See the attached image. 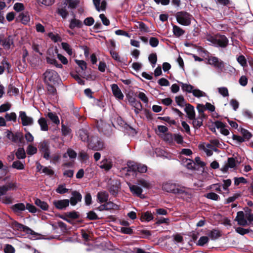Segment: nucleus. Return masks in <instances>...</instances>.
Segmentation results:
<instances>
[{
	"instance_id": "obj_1",
	"label": "nucleus",
	"mask_w": 253,
	"mask_h": 253,
	"mask_svg": "<svg viewBox=\"0 0 253 253\" xmlns=\"http://www.w3.org/2000/svg\"><path fill=\"white\" fill-rule=\"evenodd\" d=\"M44 80L47 84H58L60 82L59 75L55 71L47 69L43 74Z\"/></svg>"
},
{
	"instance_id": "obj_2",
	"label": "nucleus",
	"mask_w": 253,
	"mask_h": 253,
	"mask_svg": "<svg viewBox=\"0 0 253 253\" xmlns=\"http://www.w3.org/2000/svg\"><path fill=\"white\" fill-rule=\"evenodd\" d=\"M136 185H130V190H142L141 187L145 189H152L154 188L155 182L153 181H150L144 178H140L137 180Z\"/></svg>"
},
{
	"instance_id": "obj_3",
	"label": "nucleus",
	"mask_w": 253,
	"mask_h": 253,
	"mask_svg": "<svg viewBox=\"0 0 253 253\" xmlns=\"http://www.w3.org/2000/svg\"><path fill=\"white\" fill-rule=\"evenodd\" d=\"M175 16L177 22L183 26H189L191 24L192 19H193L192 15L184 11L177 12Z\"/></svg>"
},
{
	"instance_id": "obj_4",
	"label": "nucleus",
	"mask_w": 253,
	"mask_h": 253,
	"mask_svg": "<svg viewBox=\"0 0 253 253\" xmlns=\"http://www.w3.org/2000/svg\"><path fill=\"white\" fill-rule=\"evenodd\" d=\"M208 41L213 45L221 47H226L228 42L227 38L224 35H217L215 38L211 37L208 39Z\"/></svg>"
},
{
	"instance_id": "obj_5",
	"label": "nucleus",
	"mask_w": 253,
	"mask_h": 253,
	"mask_svg": "<svg viewBox=\"0 0 253 253\" xmlns=\"http://www.w3.org/2000/svg\"><path fill=\"white\" fill-rule=\"evenodd\" d=\"M88 147L94 151H100L103 148V144L97 136H92L89 141Z\"/></svg>"
},
{
	"instance_id": "obj_6",
	"label": "nucleus",
	"mask_w": 253,
	"mask_h": 253,
	"mask_svg": "<svg viewBox=\"0 0 253 253\" xmlns=\"http://www.w3.org/2000/svg\"><path fill=\"white\" fill-rule=\"evenodd\" d=\"M208 63L210 65L213 66L218 73H221L224 68V62L216 57H211L208 59Z\"/></svg>"
},
{
	"instance_id": "obj_7",
	"label": "nucleus",
	"mask_w": 253,
	"mask_h": 253,
	"mask_svg": "<svg viewBox=\"0 0 253 253\" xmlns=\"http://www.w3.org/2000/svg\"><path fill=\"white\" fill-rule=\"evenodd\" d=\"M11 227L14 229L20 231H23L27 234L31 235H36V233L28 227L18 223L16 221H13L11 224Z\"/></svg>"
},
{
	"instance_id": "obj_8",
	"label": "nucleus",
	"mask_w": 253,
	"mask_h": 253,
	"mask_svg": "<svg viewBox=\"0 0 253 253\" xmlns=\"http://www.w3.org/2000/svg\"><path fill=\"white\" fill-rule=\"evenodd\" d=\"M54 54V51L53 49H49L47 51V55L46 57V60L48 64L55 65L56 67L62 68L63 66L61 64H58L57 60L55 59Z\"/></svg>"
},
{
	"instance_id": "obj_9",
	"label": "nucleus",
	"mask_w": 253,
	"mask_h": 253,
	"mask_svg": "<svg viewBox=\"0 0 253 253\" xmlns=\"http://www.w3.org/2000/svg\"><path fill=\"white\" fill-rule=\"evenodd\" d=\"M237 166L236 161L233 157L228 158L227 162L221 168V170L224 173L227 172L229 169H235Z\"/></svg>"
},
{
	"instance_id": "obj_10",
	"label": "nucleus",
	"mask_w": 253,
	"mask_h": 253,
	"mask_svg": "<svg viewBox=\"0 0 253 253\" xmlns=\"http://www.w3.org/2000/svg\"><path fill=\"white\" fill-rule=\"evenodd\" d=\"M82 199V195L77 191H73L71 193L69 199V203L72 206H76L78 203L81 202Z\"/></svg>"
},
{
	"instance_id": "obj_11",
	"label": "nucleus",
	"mask_w": 253,
	"mask_h": 253,
	"mask_svg": "<svg viewBox=\"0 0 253 253\" xmlns=\"http://www.w3.org/2000/svg\"><path fill=\"white\" fill-rule=\"evenodd\" d=\"M19 118L21 119L22 124L24 126H32L34 123L33 119L27 116L25 112L20 111Z\"/></svg>"
},
{
	"instance_id": "obj_12",
	"label": "nucleus",
	"mask_w": 253,
	"mask_h": 253,
	"mask_svg": "<svg viewBox=\"0 0 253 253\" xmlns=\"http://www.w3.org/2000/svg\"><path fill=\"white\" fill-rule=\"evenodd\" d=\"M7 191H0V201L3 203L9 204L12 203L14 198L11 195L6 194Z\"/></svg>"
},
{
	"instance_id": "obj_13",
	"label": "nucleus",
	"mask_w": 253,
	"mask_h": 253,
	"mask_svg": "<svg viewBox=\"0 0 253 253\" xmlns=\"http://www.w3.org/2000/svg\"><path fill=\"white\" fill-rule=\"evenodd\" d=\"M111 89L114 96L119 100H123L124 95L117 84H113L111 85Z\"/></svg>"
},
{
	"instance_id": "obj_14",
	"label": "nucleus",
	"mask_w": 253,
	"mask_h": 253,
	"mask_svg": "<svg viewBox=\"0 0 253 253\" xmlns=\"http://www.w3.org/2000/svg\"><path fill=\"white\" fill-rule=\"evenodd\" d=\"M113 166L112 160L110 158H104L100 163L99 167L105 170H110Z\"/></svg>"
},
{
	"instance_id": "obj_15",
	"label": "nucleus",
	"mask_w": 253,
	"mask_h": 253,
	"mask_svg": "<svg viewBox=\"0 0 253 253\" xmlns=\"http://www.w3.org/2000/svg\"><path fill=\"white\" fill-rule=\"evenodd\" d=\"M54 205L59 210H65L69 205V200L64 199L55 201L53 203Z\"/></svg>"
},
{
	"instance_id": "obj_16",
	"label": "nucleus",
	"mask_w": 253,
	"mask_h": 253,
	"mask_svg": "<svg viewBox=\"0 0 253 253\" xmlns=\"http://www.w3.org/2000/svg\"><path fill=\"white\" fill-rule=\"evenodd\" d=\"M77 135L84 142L88 143L91 138L89 137V134L88 131L84 129H81L77 132Z\"/></svg>"
},
{
	"instance_id": "obj_17",
	"label": "nucleus",
	"mask_w": 253,
	"mask_h": 253,
	"mask_svg": "<svg viewBox=\"0 0 253 253\" xmlns=\"http://www.w3.org/2000/svg\"><path fill=\"white\" fill-rule=\"evenodd\" d=\"M235 220L238 222V224L242 226H246L248 222L247 219L245 218V214L243 211H238Z\"/></svg>"
},
{
	"instance_id": "obj_18",
	"label": "nucleus",
	"mask_w": 253,
	"mask_h": 253,
	"mask_svg": "<svg viewBox=\"0 0 253 253\" xmlns=\"http://www.w3.org/2000/svg\"><path fill=\"white\" fill-rule=\"evenodd\" d=\"M163 190H181V187L170 181L165 182L162 185Z\"/></svg>"
},
{
	"instance_id": "obj_19",
	"label": "nucleus",
	"mask_w": 253,
	"mask_h": 253,
	"mask_svg": "<svg viewBox=\"0 0 253 253\" xmlns=\"http://www.w3.org/2000/svg\"><path fill=\"white\" fill-rule=\"evenodd\" d=\"M97 201L102 203L107 202L108 200L109 195L107 191H100L97 195Z\"/></svg>"
},
{
	"instance_id": "obj_20",
	"label": "nucleus",
	"mask_w": 253,
	"mask_h": 253,
	"mask_svg": "<svg viewBox=\"0 0 253 253\" xmlns=\"http://www.w3.org/2000/svg\"><path fill=\"white\" fill-rule=\"evenodd\" d=\"M184 110L187 115L188 118L190 120L194 119L195 113L193 106L189 104H186Z\"/></svg>"
},
{
	"instance_id": "obj_21",
	"label": "nucleus",
	"mask_w": 253,
	"mask_h": 253,
	"mask_svg": "<svg viewBox=\"0 0 253 253\" xmlns=\"http://www.w3.org/2000/svg\"><path fill=\"white\" fill-rule=\"evenodd\" d=\"M2 45L5 49H9L12 45L13 46V40L12 37L9 36L8 37L4 38Z\"/></svg>"
},
{
	"instance_id": "obj_22",
	"label": "nucleus",
	"mask_w": 253,
	"mask_h": 253,
	"mask_svg": "<svg viewBox=\"0 0 253 253\" xmlns=\"http://www.w3.org/2000/svg\"><path fill=\"white\" fill-rule=\"evenodd\" d=\"M108 184L109 185V190H118L121 188L120 182L116 179H110Z\"/></svg>"
},
{
	"instance_id": "obj_23",
	"label": "nucleus",
	"mask_w": 253,
	"mask_h": 253,
	"mask_svg": "<svg viewBox=\"0 0 253 253\" xmlns=\"http://www.w3.org/2000/svg\"><path fill=\"white\" fill-rule=\"evenodd\" d=\"M82 26V22L79 19L74 18L70 21L69 28L71 29L75 28H81Z\"/></svg>"
},
{
	"instance_id": "obj_24",
	"label": "nucleus",
	"mask_w": 253,
	"mask_h": 253,
	"mask_svg": "<svg viewBox=\"0 0 253 253\" xmlns=\"http://www.w3.org/2000/svg\"><path fill=\"white\" fill-rule=\"evenodd\" d=\"M11 208L14 212L19 213L25 210L26 206L23 203H21L13 205Z\"/></svg>"
},
{
	"instance_id": "obj_25",
	"label": "nucleus",
	"mask_w": 253,
	"mask_h": 253,
	"mask_svg": "<svg viewBox=\"0 0 253 253\" xmlns=\"http://www.w3.org/2000/svg\"><path fill=\"white\" fill-rule=\"evenodd\" d=\"M67 7L65 6L63 3L61 5H59L57 9V12L63 18L65 19L67 17L68 15V12L66 9Z\"/></svg>"
},
{
	"instance_id": "obj_26",
	"label": "nucleus",
	"mask_w": 253,
	"mask_h": 253,
	"mask_svg": "<svg viewBox=\"0 0 253 253\" xmlns=\"http://www.w3.org/2000/svg\"><path fill=\"white\" fill-rule=\"evenodd\" d=\"M154 218L153 215L150 211H146L141 213L140 220L141 221L149 222Z\"/></svg>"
},
{
	"instance_id": "obj_27",
	"label": "nucleus",
	"mask_w": 253,
	"mask_h": 253,
	"mask_svg": "<svg viewBox=\"0 0 253 253\" xmlns=\"http://www.w3.org/2000/svg\"><path fill=\"white\" fill-rule=\"evenodd\" d=\"M208 235L212 240H215L221 236L220 232L216 229H213L208 232Z\"/></svg>"
},
{
	"instance_id": "obj_28",
	"label": "nucleus",
	"mask_w": 253,
	"mask_h": 253,
	"mask_svg": "<svg viewBox=\"0 0 253 253\" xmlns=\"http://www.w3.org/2000/svg\"><path fill=\"white\" fill-rule=\"evenodd\" d=\"M138 163L133 161H128L127 163V167L125 168L126 169V171L128 172L130 171H137Z\"/></svg>"
},
{
	"instance_id": "obj_29",
	"label": "nucleus",
	"mask_w": 253,
	"mask_h": 253,
	"mask_svg": "<svg viewBox=\"0 0 253 253\" xmlns=\"http://www.w3.org/2000/svg\"><path fill=\"white\" fill-rule=\"evenodd\" d=\"M38 124L40 126L41 130L42 131H47L48 126L46 119L44 118H41L38 120Z\"/></svg>"
},
{
	"instance_id": "obj_30",
	"label": "nucleus",
	"mask_w": 253,
	"mask_h": 253,
	"mask_svg": "<svg viewBox=\"0 0 253 253\" xmlns=\"http://www.w3.org/2000/svg\"><path fill=\"white\" fill-rule=\"evenodd\" d=\"M204 117H198L197 118L191 119L193 121L192 124L194 127L198 128L203 125V118Z\"/></svg>"
},
{
	"instance_id": "obj_31",
	"label": "nucleus",
	"mask_w": 253,
	"mask_h": 253,
	"mask_svg": "<svg viewBox=\"0 0 253 253\" xmlns=\"http://www.w3.org/2000/svg\"><path fill=\"white\" fill-rule=\"evenodd\" d=\"M78 4V2L76 0H64L63 1V4L65 5V7H67L68 5V7L72 8H76Z\"/></svg>"
},
{
	"instance_id": "obj_32",
	"label": "nucleus",
	"mask_w": 253,
	"mask_h": 253,
	"mask_svg": "<svg viewBox=\"0 0 253 253\" xmlns=\"http://www.w3.org/2000/svg\"><path fill=\"white\" fill-rule=\"evenodd\" d=\"M35 204L43 210L46 211L48 209V206L46 202L42 201L39 199H36L35 200Z\"/></svg>"
},
{
	"instance_id": "obj_33",
	"label": "nucleus",
	"mask_w": 253,
	"mask_h": 253,
	"mask_svg": "<svg viewBox=\"0 0 253 253\" xmlns=\"http://www.w3.org/2000/svg\"><path fill=\"white\" fill-rule=\"evenodd\" d=\"M179 83L181 85V88L183 91L192 93V91L194 89V87L191 84H184L182 82H179Z\"/></svg>"
},
{
	"instance_id": "obj_34",
	"label": "nucleus",
	"mask_w": 253,
	"mask_h": 253,
	"mask_svg": "<svg viewBox=\"0 0 253 253\" xmlns=\"http://www.w3.org/2000/svg\"><path fill=\"white\" fill-rule=\"evenodd\" d=\"M19 17L22 23L24 24H27L30 21V16L27 12L20 13Z\"/></svg>"
},
{
	"instance_id": "obj_35",
	"label": "nucleus",
	"mask_w": 253,
	"mask_h": 253,
	"mask_svg": "<svg viewBox=\"0 0 253 253\" xmlns=\"http://www.w3.org/2000/svg\"><path fill=\"white\" fill-rule=\"evenodd\" d=\"M182 161L183 163L185 164V165L187 169H195V163L191 159L186 158L183 159Z\"/></svg>"
},
{
	"instance_id": "obj_36",
	"label": "nucleus",
	"mask_w": 253,
	"mask_h": 253,
	"mask_svg": "<svg viewBox=\"0 0 253 253\" xmlns=\"http://www.w3.org/2000/svg\"><path fill=\"white\" fill-rule=\"evenodd\" d=\"M47 116L50 119V120L55 124H59V120L58 119V116L56 115V114L52 112H49L47 114Z\"/></svg>"
},
{
	"instance_id": "obj_37",
	"label": "nucleus",
	"mask_w": 253,
	"mask_h": 253,
	"mask_svg": "<svg viewBox=\"0 0 253 253\" xmlns=\"http://www.w3.org/2000/svg\"><path fill=\"white\" fill-rule=\"evenodd\" d=\"M61 46L62 48L69 55L72 56L73 54L72 49L70 45L67 42H62Z\"/></svg>"
},
{
	"instance_id": "obj_38",
	"label": "nucleus",
	"mask_w": 253,
	"mask_h": 253,
	"mask_svg": "<svg viewBox=\"0 0 253 253\" xmlns=\"http://www.w3.org/2000/svg\"><path fill=\"white\" fill-rule=\"evenodd\" d=\"M173 32L175 36L179 37L184 34V31L177 26L174 25L173 26Z\"/></svg>"
},
{
	"instance_id": "obj_39",
	"label": "nucleus",
	"mask_w": 253,
	"mask_h": 253,
	"mask_svg": "<svg viewBox=\"0 0 253 253\" xmlns=\"http://www.w3.org/2000/svg\"><path fill=\"white\" fill-rule=\"evenodd\" d=\"M5 118L7 121H13L15 122L16 121L17 116L14 112L10 113H6L5 115Z\"/></svg>"
},
{
	"instance_id": "obj_40",
	"label": "nucleus",
	"mask_w": 253,
	"mask_h": 253,
	"mask_svg": "<svg viewBox=\"0 0 253 253\" xmlns=\"http://www.w3.org/2000/svg\"><path fill=\"white\" fill-rule=\"evenodd\" d=\"M11 167L17 169L22 170L24 169V165L21 162L16 161L13 163Z\"/></svg>"
},
{
	"instance_id": "obj_41",
	"label": "nucleus",
	"mask_w": 253,
	"mask_h": 253,
	"mask_svg": "<svg viewBox=\"0 0 253 253\" xmlns=\"http://www.w3.org/2000/svg\"><path fill=\"white\" fill-rule=\"evenodd\" d=\"M218 91L223 97L229 96L228 90L226 87H220L217 88Z\"/></svg>"
},
{
	"instance_id": "obj_42",
	"label": "nucleus",
	"mask_w": 253,
	"mask_h": 253,
	"mask_svg": "<svg viewBox=\"0 0 253 253\" xmlns=\"http://www.w3.org/2000/svg\"><path fill=\"white\" fill-rule=\"evenodd\" d=\"M48 36L49 38H50V39L53 41L55 42H61L62 39L60 36L56 34H55L52 32L48 33Z\"/></svg>"
},
{
	"instance_id": "obj_43",
	"label": "nucleus",
	"mask_w": 253,
	"mask_h": 253,
	"mask_svg": "<svg viewBox=\"0 0 253 253\" xmlns=\"http://www.w3.org/2000/svg\"><path fill=\"white\" fill-rule=\"evenodd\" d=\"M67 157H69L70 159H75L77 157V153L75 151L69 149L67 150V153L63 155L64 158H67Z\"/></svg>"
},
{
	"instance_id": "obj_44",
	"label": "nucleus",
	"mask_w": 253,
	"mask_h": 253,
	"mask_svg": "<svg viewBox=\"0 0 253 253\" xmlns=\"http://www.w3.org/2000/svg\"><path fill=\"white\" fill-rule=\"evenodd\" d=\"M133 227H121L120 232L123 234L131 235L133 234Z\"/></svg>"
},
{
	"instance_id": "obj_45",
	"label": "nucleus",
	"mask_w": 253,
	"mask_h": 253,
	"mask_svg": "<svg viewBox=\"0 0 253 253\" xmlns=\"http://www.w3.org/2000/svg\"><path fill=\"white\" fill-rule=\"evenodd\" d=\"M16 156L18 159L25 158L26 157V154L24 148H19L16 153Z\"/></svg>"
},
{
	"instance_id": "obj_46",
	"label": "nucleus",
	"mask_w": 253,
	"mask_h": 253,
	"mask_svg": "<svg viewBox=\"0 0 253 253\" xmlns=\"http://www.w3.org/2000/svg\"><path fill=\"white\" fill-rule=\"evenodd\" d=\"M192 93L195 97L198 98L207 96V94L205 92L198 89H194L192 91Z\"/></svg>"
},
{
	"instance_id": "obj_47",
	"label": "nucleus",
	"mask_w": 253,
	"mask_h": 253,
	"mask_svg": "<svg viewBox=\"0 0 253 253\" xmlns=\"http://www.w3.org/2000/svg\"><path fill=\"white\" fill-rule=\"evenodd\" d=\"M70 74L71 76L74 79H75L80 84H84V81L80 78V76L77 73L71 72Z\"/></svg>"
},
{
	"instance_id": "obj_48",
	"label": "nucleus",
	"mask_w": 253,
	"mask_h": 253,
	"mask_svg": "<svg viewBox=\"0 0 253 253\" xmlns=\"http://www.w3.org/2000/svg\"><path fill=\"white\" fill-rule=\"evenodd\" d=\"M209 241V239L207 236H202L200 238L198 241L197 245L200 246H203L207 244Z\"/></svg>"
},
{
	"instance_id": "obj_49",
	"label": "nucleus",
	"mask_w": 253,
	"mask_h": 253,
	"mask_svg": "<svg viewBox=\"0 0 253 253\" xmlns=\"http://www.w3.org/2000/svg\"><path fill=\"white\" fill-rule=\"evenodd\" d=\"M235 231L236 232L242 235H244L249 233L250 231H252V230L250 229H245L240 227L236 228Z\"/></svg>"
},
{
	"instance_id": "obj_50",
	"label": "nucleus",
	"mask_w": 253,
	"mask_h": 253,
	"mask_svg": "<svg viewBox=\"0 0 253 253\" xmlns=\"http://www.w3.org/2000/svg\"><path fill=\"white\" fill-rule=\"evenodd\" d=\"M66 215L67 217L72 219H77L80 216L79 213L75 211L67 212Z\"/></svg>"
},
{
	"instance_id": "obj_51",
	"label": "nucleus",
	"mask_w": 253,
	"mask_h": 253,
	"mask_svg": "<svg viewBox=\"0 0 253 253\" xmlns=\"http://www.w3.org/2000/svg\"><path fill=\"white\" fill-rule=\"evenodd\" d=\"M19 92V89L13 85H9L8 93L10 95H16Z\"/></svg>"
},
{
	"instance_id": "obj_52",
	"label": "nucleus",
	"mask_w": 253,
	"mask_h": 253,
	"mask_svg": "<svg viewBox=\"0 0 253 253\" xmlns=\"http://www.w3.org/2000/svg\"><path fill=\"white\" fill-rule=\"evenodd\" d=\"M76 63L81 68L82 71H84L86 69V63L84 60H75Z\"/></svg>"
},
{
	"instance_id": "obj_53",
	"label": "nucleus",
	"mask_w": 253,
	"mask_h": 253,
	"mask_svg": "<svg viewBox=\"0 0 253 253\" xmlns=\"http://www.w3.org/2000/svg\"><path fill=\"white\" fill-rule=\"evenodd\" d=\"M175 101L178 105L183 107L185 104V100L182 96H178L175 97Z\"/></svg>"
},
{
	"instance_id": "obj_54",
	"label": "nucleus",
	"mask_w": 253,
	"mask_h": 253,
	"mask_svg": "<svg viewBox=\"0 0 253 253\" xmlns=\"http://www.w3.org/2000/svg\"><path fill=\"white\" fill-rule=\"evenodd\" d=\"M11 104L9 103H6L0 106V113L5 112L10 109Z\"/></svg>"
},
{
	"instance_id": "obj_55",
	"label": "nucleus",
	"mask_w": 253,
	"mask_h": 253,
	"mask_svg": "<svg viewBox=\"0 0 253 253\" xmlns=\"http://www.w3.org/2000/svg\"><path fill=\"white\" fill-rule=\"evenodd\" d=\"M241 133L243 135V137L246 140H249L252 136V134L248 130L245 129H242Z\"/></svg>"
},
{
	"instance_id": "obj_56",
	"label": "nucleus",
	"mask_w": 253,
	"mask_h": 253,
	"mask_svg": "<svg viewBox=\"0 0 253 253\" xmlns=\"http://www.w3.org/2000/svg\"><path fill=\"white\" fill-rule=\"evenodd\" d=\"M149 61L151 62V63L153 65V67H154L156 64L157 61V57L156 53H152L148 57Z\"/></svg>"
},
{
	"instance_id": "obj_57",
	"label": "nucleus",
	"mask_w": 253,
	"mask_h": 253,
	"mask_svg": "<svg viewBox=\"0 0 253 253\" xmlns=\"http://www.w3.org/2000/svg\"><path fill=\"white\" fill-rule=\"evenodd\" d=\"M37 152V149L36 147L32 145H29L27 149V153L28 155H32L36 154Z\"/></svg>"
},
{
	"instance_id": "obj_58",
	"label": "nucleus",
	"mask_w": 253,
	"mask_h": 253,
	"mask_svg": "<svg viewBox=\"0 0 253 253\" xmlns=\"http://www.w3.org/2000/svg\"><path fill=\"white\" fill-rule=\"evenodd\" d=\"M238 63L243 67L247 65V61L243 55H240L237 58Z\"/></svg>"
},
{
	"instance_id": "obj_59",
	"label": "nucleus",
	"mask_w": 253,
	"mask_h": 253,
	"mask_svg": "<svg viewBox=\"0 0 253 253\" xmlns=\"http://www.w3.org/2000/svg\"><path fill=\"white\" fill-rule=\"evenodd\" d=\"M16 188V184L15 183H9L7 185L3 186L0 190H10Z\"/></svg>"
},
{
	"instance_id": "obj_60",
	"label": "nucleus",
	"mask_w": 253,
	"mask_h": 253,
	"mask_svg": "<svg viewBox=\"0 0 253 253\" xmlns=\"http://www.w3.org/2000/svg\"><path fill=\"white\" fill-rule=\"evenodd\" d=\"M137 168L138 169H137V171L140 173H145L147 170V167L145 165L138 163Z\"/></svg>"
},
{
	"instance_id": "obj_61",
	"label": "nucleus",
	"mask_w": 253,
	"mask_h": 253,
	"mask_svg": "<svg viewBox=\"0 0 253 253\" xmlns=\"http://www.w3.org/2000/svg\"><path fill=\"white\" fill-rule=\"evenodd\" d=\"M79 156L81 160L83 161H86L89 158L88 155L86 152L84 151H81L79 153Z\"/></svg>"
},
{
	"instance_id": "obj_62",
	"label": "nucleus",
	"mask_w": 253,
	"mask_h": 253,
	"mask_svg": "<svg viewBox=\"0 0 253 253\" xmlns=\"http://www.w3.org/2000/svg\"><path fill=\"white\" fill-rule=\"evenodd\" d=\"M137 96L144 103H147L148 102V99L144 93L139 92Z\"/></svg>"
},
{
	"instance_id": "obj_63",
	"label": "nucleus",
	"mask_w": 253,
	"mask_h": 253,
	"mask_svg": "<svg viewBox=\"0 0 253 253\" xmlns=\"http://www.w3.org/2000/svg\"><path fill=\"white\" fill-rule=\"evenodd\" d=\"M149 43L152 47H155L159 44V40L156 38L152 37L149 40Z\"/></svg>"
},
{
	"instance_id": "obj_64",
	"label": "nucleus",
	"mask_w": 253,
	"mask_h": 253,
	"mask_svg": "<svg viewBox=\"0 0 253 253\" xmlns=\"http://www.w3.org/2000/svg\"><path fill=\"white\" fill-rule=\"evenodd\" d=\"M4 252L5 253H14L15 249L12 246L7 244L4 247Z\"/></svg>"
}]
</instances>
